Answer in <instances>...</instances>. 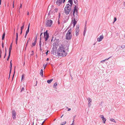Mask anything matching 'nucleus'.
<instances>
[{"label":"nucleus","mask_w":125,"mask_h":125,"mask_svg":"<svg viewBox=\"0 0 125 125\" xmlns=\"http://www.w3.org/2000/svg\"><path fill=\"white\" fill-rule=\"evenodd\" d=\"M30 23H29L28 25V29H27V30L26 31V35H27L28 33L29 32V27H30Z\"/></svg>","instance_id":"nucleus-14"},{"label":"nucleus","mask_w":125,"mask_h":125,"mask_svg":"<svg viewBox=\"0 0 125 125\" xmlns=\"http://www.w3.org/2000/svg\"><path fill=\"white\" fill-rule=\"evenodd\" d=\"M22 31H21V34L22 33Z\"/></svg>","instance_id":"nucleus-58"},{"label":"nucleus","mask_w":125,"mask_h":125,"mask_svg":"<svg viewBox=\"0 0 125 125\" xmlns=\"http://www.w3.org/2000/svg\"><path fill=\"white\" fill-rule=\"evenodd\" d=\"M65 46H61L58 49L57 51V54L59 56L65 57L67 55L66 51L67 49Z\"/></svg>","instance_id":"nucleus-1"},{"label":"nucleus","mask_w":125,"mask_h":125,"mask_svg":"<svg viewBox=\"0 0 125 125\" xmlns=\"http://www.w3.org/2000/svg\"><path fill=\"white\" fill-rule=\"evenodd\" d=\"M68 2L70 3V5H71V6L72 5V4L73 3V1L72 0H69Z\"/></svg>","instance_id":"nucleus-19"},{"label":"nucleus","mask_w":125,"mask_h":125,"mask_svg":"<svg viewBox=\"0 0 125 125\" xmlns=\"http://www.w3.org/2000/svg\"><path fill=\"white\" fill-rule=\"evenodd\" d=\"M16 113L14 110L12 111V116L13 119H15L16 118Z\"/></svg>","instance_id":"nucleus-11"},{"label":"nucleus","mask_w":125,"mask_h":125,"mask_svg":"<svg viewBox=\"0 0 125 125\" xmlns=\"http://www.w3.org/2000/svg\"><path fill=\"white\" fill-rule=\"evenodd\" d=\"M47 64H47H43V66H44V69H45V68L46 67Z\"/></svg>","instance_id":"nucleus-31"},{"label":"nucleus","mask_w":125,"mask_h":125,"mask_svg":"<svg viewBox=\"0 0 125 125\" xmlns=\"http://www.w3.org/2000/svg\"><path fill=\"white\" fill-rule=\"evenodd\" d=\"M110 57L109 58H108V59H105L103 61H102L101 62H102L103 61H104V62L106 60H108L110 58Z\"/></svg>","instance_id":"nucleus-33"},{"label":"nucleus","mask_w":125,"mask_h":125,"mask_svg":"<svg viewBox=\"0 0 125 125\" xmlns=\"http://www.w3.org/2000/svg\"><path fill=\"white\" fill-rule=\"evenodd\" d=\"M13 8L14 7V4L13 3Z\"/></svg>","instance_id":"nucleus-56"},{"label":"nucleus","mask_w":125,"mask_h":125,"mask_svg":"<svg viewBox=\"0 0 125 125\" xmlns=\"http://www.w3.org/2000/svg\"><path fill=\"white\" fill-rule=\"evenodd\" d=\"M2 47L3 48L4 47V46H3V43H2Z\"/></svg>","instance_id":"nucleus-48"},{"label":"nucleus","mask_w":125,"mask_h":125,"mask_svg":"<svg viewBox=\"0 0 125 125\" xmlns=\"http://www.w3.org/2000/svg\"><path fill=\"white\" fill-rule=\"evenodd\" d=\"M74 2L75 4H77V0H74Z\"/></svg>","instance_id":"nucleus-29"},{"label":"nucleus","mask_w":125,"mask_h":125,"mask_svg":"<svg viewBox=\"0 0 125 125\" xmlns=\"http://www.w3.org/2000/svg\"><path fill=\"white\" fill-rule=\"evenodd\" d=\"M84 29H85V30L84 31H83V35H85V32H86V29L85 28Z\"/></svg>","instance_id":"nucleus-34"},{"label":"nucleus","mask_w":125,"mask_h":125,"mask_svg":"<svg viewBox=\"0 0 125 125\" xmlns=\"http://www.w3.org/2000/svg\"><path fill=\"white\" fill-rule=\"evenodd\" d=\"M27 14L28 15H29V13L28 12Z\"/></svg>","instance_id":"nucleus-61"},{"label":"nucleus","mask_w":125,"mask_h":125,"mask_svg":"<svg viewBox=\"0 0 125 125\" xmlns=\"http://www.w3.org/2000/svg\"><path fill=\"white\" fill-rule=\"evenodd\" d=\"M58 23L59 24H60V22L59 21H58Z\"/></svg>","instance_id":"nucleus-50"},{"label":"nucleus","mask_w":125,"mask_h":125,"mask_svg":"<svg viewBox=\"0 0 125 125\" xmlns=\"http://www.w3.org/2000/svg\"><path fill=\"white\" fill-rule=\"evenodd\" d=\"M10 53H9V56H8V58L7 59V61H8L9 60V58H10Z\"/></svg>","instance_id":"nucleus-30"},{"label":"nucleus","mask_w":125,"mask_h":125,"mask_svg":"<svg viewBox=\"0 0 125 125\" xmlns=\"http://www.w3.org/2000/svg\"><path fill=\"white\" fill-rule=\"evenodd\" d=\"M14 74L13 75L12 78V80H13V77H14Z\"/></svg>","instance_id":"nucleus-60"},{"label":"nucleus","mask_w":125,"mask_h":125,"mask_svg":"<svg viewBox=\"0 0 125 125\" xmlns=\"http://www.w3.org/2000/svg\"><path fill=\"white\" fill-rule=\"evenodd\" d=\"M65 0H63V3H64ZM62 2V0H57L56 2L58 6H60Z\"/></svg>","instance_id":"nucleus-10"},{"label":"nucleus","mask_w":125,"mask_h":125,"mask_svg":"<svg viewBox=\"0 0 125 125\" xmlns=\"http://www.w3.org/2000/svg\"><path fill=\"white\" fill-rule=\"evenodd\" d=\"M59 39H55L54 41V43L53 44V45L55 46L56 48H57L59 45L58 43L59 42Z\"/></svg>","instance_id":"nucleus-7"},{"label":"nucleus","mask_w":125,"mask_h":125,"mask_svg":"<svg viewBox=\"0 0 125 125\" xmlns=\"http://www.w3.org/2000/svg\"><path fill=\"white\" fill-rule=\"evenodd\" d=\"M41 37H40V41L39 43V46H40V48H41Z\"/></svg>","instance_id":"nucleus-26"},{"label":"nucleus","mask_w":125,"mask_h":125,"mask_svg":"<svg viewBox=\"0 0 125 125\" xmlns=\"http://www.w3.org/2000/svg\"><path fill=\"white\" fill-rule=\"evenodd\" d=\"M58 9L57 8L55 9L54 10L53 12L50 10L48 13V17L51 19L53 18L54 17L55 15L57 14L58 13Z\"/></svg>","instance_id":"nucleus-3"},{"label":"nucleus","mask_w":125,"mask_h":125,"mask_svg":"<svg viewBox=\"0 0 125 125\" xmlns=\"http://www.w3.org/2000/svg\"><path fill=\"white\" fill-rule=\"evenodd\" d=\"M28 41H27V43H26V46H27L28 45Z\"/></svg>","instance_id":"nucleus-47"},{"label":"nucleus","mask_w":125,"mask_h":125,"mask_svg":"<svg viewBox=\"0 0 125 125\" xmlns=\"http://www.w3.org/2000/svg\"><path fill=\"white\" fill-rule=\"evenodd\" d=\"M52 23V21L49 20L46 21L45 23V25L47 27H50Z\"/></svg>","instance_id":"nucleus-6"},{"label":"nucleus","mask_w":125,"mask_h":125,"mask_svg":"<svg viewBox=\"0 0 125 125\" xmlns=\"http://www.w3.org/2000/svg\"><path fill=\"white\" fill-rule=\"evenodd\" d=\"M11 61L10 62V73H11V68H12V64L11 63Z\"/></svg>","instance_id":"nucleus-23"},{"label":"nucleus","mask_w":125,"mask_h":125,"mask_svg":"<svg viewBox=\"0 0 125 125\" xmlns=\"http://www.w3.org/2000/svg\"><path fill=\"white\" fill-rule=\"evenodd\" d=\"M100 117L102 118L104 123L105 124L106 121V119L104 118V116L103 115H101L100 116Z\"/></svg>","instance_id":"nucleus-12"},{"label":"nucleus","mask_w":125,"mask_h":125,"mask_svg":"<svg viewBox=\"0 0 125 125\" xmlns=\"http://www.w3.org/2000/svg\"><path fill=\"white\" fill-rule=\"evenodd\" d=\"M103 35H101L100 36L99 38H97V40L98 42H99L100 41H101L103 39Z\"/></svg>","instance_id":"nucleus-13"},{"label":"nucleus","mask_w":125,"mask_h":125,"mask_svg":"<svg viewBox=\"0 0 125 125\" xmlns=\"http://www.w3.org/2000/svg\"><path fill=\"white\" fill-rule=\"evenodd\" d=\"M24 88L23 87L21 89V92H22V91H24Z\"/></svg>","instance_id":"nucleus-38"},{"label":"nucleus","mask_w":125,"mask_h":125,"mask_svg":"<svg viewBox=\"0 0 125 125\" xmlns=\"http://www.w3.org/2000/svg\"><path fill=\"white\" fill-rule=\"evenodd\" d=\"M72 6L69 4H67L64 9L65 13L66 14H68L69 13Z\"/></svg>","instance_id":"nucleus-4"},{"label":"nucleus","mask_w":125,"mask_h":125,"mask_svg":"<svg viewBox=\"0 0 125 125\" xmlns=\"http://www.w3.org/2000/svg\"><path fill=\"white\" fill-rule=\"evenodd\" d=\"M53 80V79H52L50 80H48L47 81V82L48 83H50Z\"/></svg>","instance_id":"nucleus-17"},{"label":"nucleus","mask_w":125,"mask_h":125,"mask_svg":"<svg viewBox=\"0 0 125 125\" xmlns=\"http://www.w3.org/2000/svg\"><path fill=\"white\" fill-rule=\"evenodd\" d=\"M44 38L45 39L46 41H47V39L49 37V35L48 33L47 32V31L45 32L44 33Z\"/></svg>","instance_id":"nucleus-8"},{"label":"nucleus","mask_w":125,"mask_h":125,"mask_svg":"<svg viewBox=\"0 0 125 125\" xmlns=\"http://www.w3.org/2000/svg\"><path fill=\"white\" fill-rule=\"evenodd\" d=\"M1 54H0V58H1Z\"/></svg>","instance_id":"nucleus-54"},{"label":"nucleus","mask_w":125,"mask_h":125,"mask_svg":"<svg viewBox=\"0 0 125 125\" xmlns=\"http://www.w3.org/2000/svg\"><path fill=\"white\" fill-rule=\"evenodd\" d=\"M24 74H23L21 76V81L24 79Z\"/></svg>","instance_id":"nucleus-28"},{"label":"nucleus","mask_w":125,"mask_h":125,"mask_svg":"<svg viewBox=\"0 0 125 125\" xmlns=\"http://www.w3.org/2000/svg\"><path fill=\"white\" fill-rule=\"evenodd\" d=\"M23 26H22L21 27V31H22L23 29V28H24V24H25L24 22L23 23Z\"/></svg>","instance_id":"nucleus-21"},{"label":"nucleus","mask_w":125,"mask_h":125,"mask_svg":"<svg viewBox=\"0 0 125 125\" xmlns=\"http://www.w3.org/2000/svg\"><path fill=\"white\" fill-rule=\"evenodd\" d=\"M58 14L59 15V18L60 16V14L59 12H58Z\"/></svg>","instance_id":"nucleus-37"},{"label":"nucleus","mask_w":125,"mask_h":125,"mask_svg":"<svg viewBox=\"0 0 125 125\" xmlns=\"http://www.w3.org/2000/svg\"><path fill=\"white\" fill-rule=\"evenodd\" d=\"M22 5L21 4V5L20 7V8H22Z\"/></svg>","instance_id":"nucleus-41"},{"label":"nucleus","mask_w":125,"mask_h":125,"mask_svg":"<svg viewBox=\"0 0 125 125\" xmlns=\"http://www.w3.org/2000/svg\"><path fill=\"white\" fill-rule=\"evenodd\" d=\"M15 29H14V34L15 33Z\"/></svg>","instance_id":"nucleus-59"},{"label":"nucleus","mask_w":125,"mask_h":125,"mask_svg":"<svg viewBox=\"0 0 125 125\" xmlns=\"http://www.w3.org/2000/svg\"><path fill=\"white\" fill-rule=\"evenodd\" d=\"M124 5L125 6V2H124L123 3Z\"/></svg>","instance_id":"nucleus-49"},{"label":"nucleus","mask_w":125,"mask_h":125,"mask_svg":"<svg viewBox=\"0 0 125 125\" xmlns=\"http://www.w3.org/2000/svg\"><path fill=\"white\" fill-rule=\"evenodd\" d=\"M44 121L42 122V125H43V124L44 123Z\"/></svg>","instance_id":"nucleus-52"},{"label":"nucleus","mask_w":125,"mask_h":125,"mask_svg":"<svg viewBox=\"0 0 125 125\" xmlns=\"http://www.w3.org/2000/svg\"><path fill=\"white\" fill-rule=\"evenodd\" d=\"M91 104L90 103V102H88V105L89 106H90Z\"/></svg>","instance_id":"nucleus-39"},{"label":"nucleus","mask_w":125,"mask_h":125,"mask_svg":"<svg viewBox=\"0 0 125 125\" xmlns=\"http://www.w3.org/2000/svg\"><path fill=\"white\" fill-rule=\"evenodd\" d=\"M110 120L112 122H113L115 123H116V122L115 121V120L113 118H111L110 119Z\"/></svg>","instance_id":"nucleus-24"},{"label":"nucleus","mask_w":125,"mask_h":125,"mask_svg":"<svg viewBox=\"0 0 125 125\" xmlns=\"http://www.w3.org/2000/svg\"><path fill=\"white\" fill-rule=\"evenodd\" d=\"M36 40L35 41H34V42H33L32 43V45L33 46H35L36 45Z\"/></svg>","instance_id":"nucleus-20"},{"label":"nucleus","mask_w":125,"mask_h":125,"mask_svg":"<svg viewBox=\"0 0 125 125\" xmlns=\"http://www.w3.org/2000/svg\"><path fill=\"white\" fill-rule=\"evenodd\" d=\"M2 52L1 51V50H0V54L1 55V54H2Z\"/></svg>","instance_id":"nucleus-42"},{"label":"nucleus","mask_w":125,"mask_h":125,"mask_svg":"<svg viewBox=\"0 0 125 125\" xmlns=\"http://www.w3.org/2000/svg\"><path fill=\"white\" fill-rule=\"evenodd\" d=\"M42 33L41 34V35H40V37H41V35H42Z\"/></svg>","instance_id":"nucleus-57"},{"label":"nucleus","mask_w":125,"mask_h":125,"mask_svg":"<svg viewBox=\"0 0 125 125\" xmlns=\"http://www.w3.org/2000/svg\"><path fill=\"white\" fill-rule=\"evenodd\" d=\"M66 121L64 122H63V124H61L60 125H64L66 123Z\"/></svg>","instance_id":"nucleus-32"},{"label":"nucleus","mask_w":125,"mask_h":125,"mask_svg":"<svg viewBox=\"0 0 125 125\" xmlns=\"http://www.w3.org/2000/svg\"><path fill=\"white\" fill-rule=\"evenodd\" d=\"M12 49V44L11 43L10 45V47L9 48V53H10L11 50Z\"/></svg>","instance_id":"nucleus-15"},{"label":"nucleus","mask_w":125,"mask_h":125,"mask_svg":"<svg viewBox=\"0 0 125 125\" xmlns=\"http://www.w3.org/2000/svg\"><path fill=\"white\" fill-rule=\"evenodd\" d=\"M27 35H26V34H25V38H26V36Z\"/></svg>","instance_id":"nucleus-55"},{"label":"nucleus","mask_w":125,"mask_h":125,"mask_svg":"<svg viewBox=\"0 0 125 125\" xmlns=\"http://www.w3.org/2000/svg\"><path fill=\"white\" fill-rule=\"evenodd\" d=\"M48 60H49V58H47V59H46V61H48Z\"/></svg>","instance_id":"nucleus-53"},{"label":"nucleus","mask_w":125,"mask_h":125,"mask_svg":"<svg viewBox=\"0 0 125 125\" xmlns=\"http://www.w3.org/2000/svg\"><path fill=\"white\" fill-rule=\"evenodd\" d=\"M5 33L4 32L3 34L2 37V40H3L5 36Z\"/></svg>","instance_id":"nucleus-22"},{"label":"nucleus","mask_w":125,"mask_h":125,"mask_svg":"<svg viewBox=\"0 0 125 125\" xmlns=\"http://www.w3.org/2000/svg\"><path fill=\"white\" fill-rule=\"evenodd\" d=\"M18 33H16V44H17V41L18 40Z\"/></svg>","instance_id":"nucleus-18"},{"label":"nucleus","mask_w":125,"mask_h":125,"mask_svg":"<svg viewBox=\"0 0 125 125\" xmlns=\"http://www.w3.org/2000/svg\"><path fill=\"white\" fill-rule=\"evenodd\" d=\"M88 102H90V103L92 102V100L90 98H89L88 99Z\"/></svg>","instance_id":"nucleus-27"},{"label":"nucleus","mask_w":125,"mask_h":125,"mask_svg":"<svg viewBox=\"0 0 125 125\" xmlns=\"http://www.w3.org/2000/svg\"><path fill=\"white\" fill-rule=\"evenodd\" d=\"M63 116V115L62 116H61V118H62V116Z\"/></svg>","instance_id":"nucleus-63"},{"label":"nucleus","mask_w":125,"mask_h":125,"mask_svg":"<svg viewBox=\"0 0 125 125\" xmlns=\"http://www.w3.org/2000/svg\"><path fill=\"white\" fill-rule=\"evenodd\" d=\"M5 52L6 53V49H5Z\"/></svg>","instance_id":"nucleus-62"},{"label":"nucleus","mask_w":125,"mask_h":125,"mask_svg":"<svg viewBox=\"0 0 125 125\" xmlns=\"http://www.w3.org/2000/svg\"><path fill=\"white\" fill-rule=\"evenodd\" d=\"M121 47V48H125V47H124V46H121V47Z\"/></svg>","instance_id":"nucleus-43"},{"label":"nucleus","mask_w":125,"mask_h":125,"mask_svg":"<svg viewBox=\"0 0 125 125\" xmlns=\"http://www.w3.org/2000/svg\"><path fill=\"white\" fill-rule=\"evenodd\" d=\"M33 55V51H32L31 52V55Z\"/></svg>","instance_id":"nucleus-35"},{"label":"nucleus","mask_w":125,"mask_h":125,"mask_svg":"<svg viewBox=\"0 0 125 125\" xmlns=\"http://www.w3.org/2000/svg\"><path fill=\"white\" fill-rule=\"evenodd\" d=\"M71 110V108H68V110H67V111H70V110Z\"/></svg>","instance_id":"nucleus-44"},{"label":"nucleus","mask_w":125,"mask_h":125,"mask_svg":"<svg viewBox=\"0 0 125 125\" xmlns=\"http://www.w3.org/2000/svg\"><path fill=\"white\" fill-rule=\"evenodd\" d=\"M57 85V83L56 82L53 85V87H55Z\"/></svg>","instance_id":"nucleus-25"},{"label":"nucleus","mask_w":125,"mask_h":125,"mask_svg":"<svg viewBox=\"0 0 125 125\" xmlns=\"http://www.w3.org/2000/svg\"><path fill=\"white\" fill-rule=\"evenodd\" d=\"M6 52H5V55H4V58H5V57H6Z\"/></svg>","instance_id":"nucleus-45"},{"label":"nucleus","mask_w":125,"mask_h":125,"mask_svg":"<svg viewBox=\"0 0 125 125\" xmlns=\"http://www.w3.org/2000/svg\"><path fill=\"white\" fill-rule=\"evenodd\" d=\"M49 52V51L48 50L47 52H46V55H47V54H48V52Z\"/></svg>","instance_id":"nucleus-46"},{"label":"nucleus","mask_w":125,"mask_h":125,"mask_svg":"<svg viewBox=\"0 0 125 125\" xmlns=\"http://www.w3.org/2000/svg\"><path fill=\"white\" fill-rule=\"evenodd\" d=\"M71 30H69L66 34V38L68 40H70L71 39L72 35L71 34Z\"/></svg>","instance_id":"nucleus-5"},{"label":"nucleus","mask_w":125,"mask_h":125,"mask_svg":"<svg viewBox=\"0 0 125 125\" xmlns=\"http://www.w3.org/2000/svg\"><path fill=\"white\" fill-rule=\"evenodd\" d=\"M40 74L42 76V77H43V74L42 69H41L40 71Z\"/></svg>","instance_id":"nucleus-16"},{"label":"nucleus","mask_w":125,"mask_h":125,"mask_svg":"<svg viewBox=\"0 0 125 125\" xmlns=\"http://www.w3.org/2000/svg\"><path fill=\"white\" fill-rule=\"evenodd\" d=\"M1 0H0V5L1 4Z\"/></svg>","instance_id":"nucleus-51"},{"label":"nucleus","mask_w":125,"mask_h":125,"mask_svg":"<svg viewBox=\"0 0 125 125\" xmlns=\"http://www.w3.org/2000/svg\"><path fill=\"white\" fill-rule=\"evenodd\" d=\"M79 25H77L75 29V33L76 36H77L79 34Z\"/></svg>","instance_id":"nucleus-9"},{"label":"nucleus","mask_w":125,"mask_h":125,"mask_svg":"<svg viewBox=\"0 0 125 125\" xmlns=\"http://www.w3.org/2000/svg\"><path fill=\"white\" fill-rule=\"evenodd\" d=\"M116 20V19L115 17L114 19V22H115Z\"/></svg>","instance_id":"nucleus-40"},{"label":"nucleus","mask_w":125,"mask_h":125,"mask_svg":"<svg viewBox=\"0 0 125 125\" xmlns=\"http://www.w3.org/2000/svg\"><path fill=\"white\" fill-rule=\"evenodd\" d=\"M124 47H125V45H124Z\"/></svg>","instance_id":"nucleus-64"},{"label":"nucleus","mask_w":125,"mask_h":125,"mask_svg":"<svg viewBox=\"0 0 125 125\" xmlns=\"http://www.w3.org/2000/svg\"><path fill=\"white\" fill-rule=\"evenodd\" d=\"M77 7L76 6H75L73 12V14L74 16V19L73 21V22L72 23L73 25V27L75 26L76 24L77 23V21H76V20H77L78 18V16L77 15Z\"/></svg>","instance_id":"nucleus-2"},{"label":"nucleus","mask_w":125,"mask_h":125,"mask_svg":"<svg viewBox=\"0 0 125 125\" xmlns=\"http://www.w3.org/2000/svg\"><path fill=\"white\" fill-rule=\"evenodd\" d=\"M74 120H73V123L71 125H74Z\"/></svg>","instance_id":"nucleus-36"}]
</instances>
